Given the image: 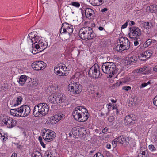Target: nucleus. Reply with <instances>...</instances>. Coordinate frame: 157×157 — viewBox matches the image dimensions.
I'll return each instance as SVG.
<instances>
[{
    "label": "nucleus",
    "instance_id": "17",
    "mask_svg": "<svg viewBox=\"0 0 157 157\" xmlns=\"http://www.w3.org/2000/svg\"><path fill=\"white\" fill-rule=\"evenodd\" d=\"M94 12L93 10L90 8H87L85 10V14L86 18L91 19L94 16Z\"/></svg>",
    "mask_w": 157,
    "mask_h": 157
},
{
    "label": "nucleus",
    "instance_id": "37",
    "mask_svg": "<svg viewBox=\"0 0 157 157\" xmlns=\"http://www.w3.org/2000/svg\"><path fill=\"white\" fill-rule=\"evenodd\" d=\"M93 157H104L103 155L100 152L96 153Z\"/></svg>",
    "mask_w": 157,
    "mask_h": 157
},
{
    "label": "nucleus",
    "instance_id": "33",
    "mask_svg": "<svg viewBox=\"0 0 157 157\" xmlns=\"http://www.w3.org/2000/svg\"><path fill=\"white\" fill-rule=\"evenodd\" d=\"M151 43V39H148L144 44V46L147 47Z\"/></svg>",
    "mask_w": 157,
    "mask_h": 157
},
{
    "label": "nucleus",
    "instance_id": "64",
    "mask_svg": "<svg viewBox=\"0 0 157 157\" xmlns=\"http://www.w3.org/2000/svg\"><path fill=\"white\" fill-rule=\"evenodd\" d=\"M117 142L115 141V140L114 141H112V144H117Z\"/></svg>",
    "mask_w": 157,
    "mask_h": 157
},
{
    "label": "nucleus",
    "instance_id": "19",
    "mask_svg": "<svg viewBox=\"0 0 157 157\" xmlns=\"http://www.w3.org/2000/svg\"><path fill=\"white\" fill-rule=\"evenodd\" d=\"M27 76L25 75H22L19 78L18 82L21 85H23L27 79ZM28 78H29L28 77Z\"/></svg>",
    "mask_w": 157,
    "mask_h": 157
},
{
    "label": "nucleus",
    "instance_id": "29",
    "mask_svg": "<svg viewBox=\"0 0 157 157\" xmlns=\"http://www.w3.org/2000/svg\"><path fill=\"white\" fill-rule=\"evenodd\" d=\"M35 36V37L33 38V42L35 41L34 44H35V43L38 42V43H39L41 42L40 41L41 39L40 36H39L37 34H36V36Z\"/></svg>",
    "mask_w": 157,
    "mask_h": 157
},
{
    "label": "nucleus",
    "instance_id": "31",
    "mask_svg": "<svg viewBox=\"0 0 157 157\" xmlns=\"http://www.w3.org/2000/svg\"><path fill=\"white\" fill-rule=\"evenodd\" d=\"M138 156L140 157H148V155L146 154L145 151H141L139 153Z\"/></svg>",
    "mask_w": 157,
    "mask_h": 157
},
{
    "label": "nucleus",
    "instance_id": "48",
    "mask_svg": "<svg viewBox=\"0 0 157 157\" xmlns=\"http://www.w3.org/2000/svg\"><path fill=\"white\" fill-rule=\"evenodd\" d=\"M130 116L131 117V118L132 119V120L133 121H135V120H136V118L135 117V116L134 115H133V114H131L130 115Z\"/></svg>",
    "mask_w": 157,
    "mask_h": 157
},
{
    "label": "nucleus",
    "instance_id": "3",
    "mask_svg": "<svg viewBox=\"0 0 157 157\" xmlns=\"http://www.w3.org/2000/svg\"><path fill=\"white\" fill-rule=\"evenodd\" d=\"M73 31V26L71 25L64 23L62 24L59 36H60L64 40H67L69 38Z\"/></svg>",
    "mask_w": 157,
    "mask_h": 157
},
{
    "label": "nucleus",
    "instance_id": "55",
    "mask_svg": "<svg viewBox=\"0 0 157 157\" xmlns=\"http://www.w3.org/2000/svg\"><path fill=\"white\" fill-rule=\"evenodd\" d=\"M130 23H129V25H133L135 24V22L133 21H130Z\"/></svg>",
    "mask_w": 157,
    "mask_h": 157
},
{
    "label": "nucleus",
    "instance_id": "30",
    "mask_svg": "<svg viewBox=\"0 0 157 157\" xmlns=\"http://www.w3.org/2000/svg\"><path fill=\"white\" fill-rule=\"evenodd\" d=\"M131 117L130 115H128L124 119V121L126 122L127 124H130L132 121V119L131 118Z\"/></svg>",
    "mask_w": 157,
    "mask_h": 157
},
{
    "label": "nucleus",
    "instance_id": "52",
    "mask_svg": "<svg viewBox=\"0 0 157 157\" xmlns=\"http://www.w3.org/2000/svg\"><path fill=\"white\" fill-rule=\"evenodd\" d=\"M136 39V40L134 42V44L135 46L139 44L138 40H137V39Z\"/></svg>",
    "mask_w": 157,
    "mask_h": 157
},
{
    "label": "nucleus",
    "instance_id": "42",
    "mask_svg": "<svg viewBox=\"0 0 157 157\" xmlns=\"http://www.w3.org/2000/svg\"><path fill=\"white\" fill-rule=\"evenodd\" d=\"M123 90H125V91H128L129 90L131 89V87L129 86H124L122 88Z\"/></svg>",
    "mask_w": 157,
    "mask_h": 157
},
{
    "label": "nucleus",
    "instance_id": "15",
    "mask_svg": "<svg viewBox=\"0 0 157 157\" xmlns=\"http://www.w3.org/2000/svg\"><path fill=\"white\" fill-rule=\"evenodd\" d=\"M82 113H81V117L79 120L78 122H84L86 121L89 117V114L87 110L84 107L82 109Z\"/></svg>",
    "mask_w": 157,
    "mask_h": 157
},
{
    "label": "nucleus",
    "instance_id": "39",
    "mask_svg": "<svg viewBox=\"0 0 157 157\" xmlns=\"http://www.w3.org/2000/svg\"><path fill=\"white\" fill-rule=\"evenodd\" d=\"M60 68L61 69H62V70L64 71H68V69H67V67L66 66H60Z\"/></svg>",
    "mask_w": 157,
    "mask_h": 157
},
{
    "label": "nucleus",
    "instance_id": "27",
    "mask_svg": "<svg viewBox=\"0 0 157 157\" xmlns=\"http://www.w3.org/2000/svg\"><path fill=\"white\" fill-rule=\"evenodd\" d=\"M33 157H42L41 154L38 151H35L32 154Z\"/></svg>",
    "mask_w": 157,
    "mask_h": 157
},
{
    "label": "nucleus",
    "instance_id": "38",
    "mask_svg": "<svg viewBox=\"0 0 157 157\" xmlns=\"http://www.w3.org/2000/svg\"><path fill=\"white\" fill-rule=\"evenodd\" d=\"M144 25L146 26H148V28H151V27L152 26V24L151 23H150L148 22H145Z\"/></svg>",
    "mask_w": 157,
    "mask_h": 157
},
{
    "label": "nucleus",
    "instance_id": "7",
    "mask_svg": "<svg viewBox=\"0 0 157 157\" xmlns=\"http://www.w3.org/2000/svg\"><path fill=\"white\" fill-rule=\"evenodd\" d=\"M68 88L72 95L79 94L82 90V86L78 83L71 82L68 85Z\"/></svg>",
    "mask_w": 157,
    "mask_h": 157
},
{
    "label": "nucleus",
    "instance_id": "47",
    "mask_svg": "<svg viewBox=\"0 0 157 157\" xmlns=\"http://www.w3.org/2000/svg\"><path fill=\"white\" fill-rule=\"evenodd\" d=\"M94 1L96 2H99V5H101L103 2H104V0H94Z\"/></svg>",
    "mask_w": 157,
    "mask_h": 157
},
{
    "label": "nucleus",
    "instance_id": "60",
    "mask_svg": "<svg viewBox=\"0 0 157 157\" xmlns=\"http://www.w3.org/2000/svg\"><path fill=\"white\" fill-rule=\"evenodd\" d=\"M41 144V146H42V147L43 148H45V144L43 142L42 143H41V144Z\"/></svg>",
    "mask_w": 157,
    "mask_h": 157
},
{
    "label": "nucleus",
    "instance_id": "5",
    "mask_svg": "<svg viewBox=\"0 0 157 157\" xmlns=\"http://www.w3.org/2000/svg\"><path fill=\"white\" fill-rule=\"evenodd\" d=\"M118 41L119 44L117 45L115 48L117 51H123L129 48L130 43L127 38L121 37L119 39Z\"/></svg>",
    "mask_w": 157,
    "mask_h": 157
},
{
    "label": "nucleus",
    "instance_id": "18",
    "mask_svg": "<svg viewBox=\"0 0 157 157\" xmlns=\"http://www.w3.org/2000/svg\"><path fill=\"white\" fill-rule=\"evenodd\" d=\"M65 118V116L61 113H59L58 114H56L52 117V121H56V122H54V123H56L59 120Z\"/></svg>",
    "mask_w": 157,
    "mask_h": 157
},
{
    "label": "nucleus",
    "instance_id": "53",
    "mask_svg": "<svg viewBox=\"0 0 157 157\" xmlns=\"http://www.w3.org/2000/svg\"><path fill=\"white\" fill-rule=\"evenodd\" d=\"M106 147L107 148H108V149H110L111 148V145L110 144H106Z\"/></svg>",
    "mask_w": 157,
    "mask_h": 157
},
{
    "label": "nucleus",
    "instance_id": "59",
    "mask_svg": "<svg viewBox=\"0 0 157 157\" xmlns=\"http://www.w3.org/2000/svg\"><path fill=\"white\" fill-rule=\"evenodd\" d=\"M154 71H157V65L155 66L153 68Z\"/></svg>",
    "mask_w": 157,
    "mask_h": 157
},
{
    "label": "nucleus",
    "instance_id": "63",
    "mask_svg": "<svg viewBox=\"0 0 157 157\" xmlns=\"http://www.w3.org/2000/svg\"><path fill=\"white\" fill-rule=\"evenodd\" d=\"M44 157H51V156H50L49 154V153H48L47 154H46L45 155H44Z\"/></svg>",
    "mask_w": 157,
    "mask_h": 157
},
{
    "label": "nucleus",
    "instance_id": "23",
    "mask_svg": "<svg viewBox=\"0 0 157 157\" xmlns=\"http://www.w3.org/2000/svg\"><path fill=\"white\" fill-rule=\"evenodd\" d=\"M18 108L15 109H12L10 110V113L13 116L19 117V115L18 113V111H17Z\"/></svg>",
    "mask_w": 157,
    "mask_h": 157
},
{
    "label": "nucleus",
    "instance_id": "32",
    "mask_svg": "<svg viewBox=\"0 0 157 157\" xmlns=\"http://www.w3.org/2000/svg\"><path fill=\"white\" fill-rule=\"evenodd\" d=\"M59 71H58L56 73L59 76H66L67 75V72H63L62 71V69H60Z\"/></svg>",
    "mask_w": 157,
    "mask_h": 157
},
{
    "label": "nucleus",
    "instance_id": "58",
    "mask_svg": "<svg viewBox=\"0 0 157 157\" xmlns=\"http://www.w3.org/2000/svg\"><path fill=\"white\" fill-rule=\"evenodd\" d=\"M17 155L15 153H13L11 157H17Z\"/></svg>",
    "mask_w": 157,
    "mask_h": 157
},
{
    "label": "nucleus",
    "instance_id": "41",
    "mask_svg": "<svg viewBox=\"0 0 157 157\" xmlns=\"http://www.w3.org/2000/svg\"><path fill=\"white\" fill-rule=\"evenodd\" d=\"M47 45L48 44L47 42H45V43H43V44L42 43V47H43L42 48V49H43V50L45 49L47 47Z\"/></svg>",
    "mask_w": 157,
    "mask_h": 157
},
{
    "label": "nucleus",
    "instance_id": "10",
    "mask_svg": "<svg viewBox=\"0 0 157 157\" xmlns=\"http://www.w3.org/2000/svg\"><path fill=\"white\" fill-rule=\"evenodd\" d=\"M18 113L20 114L19 117H25L28 116L31 111L30 107L28 105H23L18 108Z\"/></svg>",
    "mask_w": 157,
    "mask_h": 157
},
{
    "label": "nucleus",
    "instance_id": "11",
    "mask_svg": "<svg viewBox=\"0 0 157 157\" xmlns=\"http://www.w3.org/2000/svg\"><path fill=\"white\" fill-rule=\"evenodd\" d=\"M72 133L75 136H83L86 134V130L83 127H74L72 130Z\"/></svg>",
    "mask_w": 157,
    "mask_h": 157
},
{
    "label": "nucleus",
    "instance_id": "20",
    "mask_svg": "<svg viewBox=\"0 0 157 157\" xmlns=\"http://www.w3.org/2000/svg\"><path fill=\"white\" fill-rule=\"evenodd\" d=\"M128 60L127 63H129V64H132L133 63H135L137 60V58L135 56H133L130 57L128 58Z\"/></svg>",
    "mask_w": 157,
    "mask_h": 157
},
{
    "label": "nucleus",
    "instance_id": "46",
    "mask_svg": "<svg viewBox=\"0 0 157 157\" xmlns=\"http://www.w3.org/2000/svg\"><path fill=\"white\" fill-rule=\"evenodd\" d=\"M32 49V53L34 54H35L39 52V50H36L34 48H33Z\"/></svg>",
    "mask_w": 157,
    "mask_h": 157
},
{
    "label": "nucleus",
    "instance_id": "8",
    "mask_svg": "<svg viewBox=\"0 0 157 157\" xmlns=\"http://www.w3.org/2000/svg\"><path fill=\"white\" fill-rule=\"evenodd\" d=\"M88 74L90 77L95 78H100L102 76V74L99 71V66L96 64L90 68Z\"/></svg>",
    "mask_w": 157,
    "mask_h": 157
},
{
    "label": "nucleus",
    "instance_id": "22",
    "mask_svg": "<svg viewBox=\"0 0 157 157\" xmlns=\"http://www.w3.org/2000/svg\"><path fill=\"white\" fill-rule=\"evenodd\" d=\"M121 138L122 140L121 142H120V143L123 144L125 145L128 144L129 143V140L128 137H124V136H121Z\"/></svg>",
    "mask_w": 157,
    "mask_h": 157
},
{
    "label": "nucleus",
    "instance_id": "6",
    "mask_svg": "<svg viewBox=\"0 0 157 157\" xmlns=\"http://www.w3.org/2000/svg\"><path fill=\"white\" fill-rule=\"evenodd\" d=\"M48 99L49 101L52 103L59 104L64 101L66 100V98L60 93H57L50 95Z\"/></svg>",
    "mask_w": 157,
    "mask_h": 157
},
{
    "label": "nucleus",
    "instance_id": "36",
    "mask_svg": "<svg viewBox=\"0 0 157 157\" xmlns=\"http://www.w3.org/2000/svg\"><path fill=\"white\" fill-rule=\"evenodd\" d=\"M149 149L151 151H155L156 150L155 148L153 145H150L149 146Z\"/></svg>",
    "mask_w": 157,
    "mask_h": 157
},
{
    "label": "nucleus",
    "instance_id": "13",
    "mask_svg": "<svg viewBox=\"0 0 157 157\" xmlns=\"http://www.w3.org/2000/svg\"><path fill=\"white\" fill-rule=\"evenodd\" d=\"M83 107L81 106H77L75 108L72 112V115L74 118L78 121H79V120L80 119V117H81V113H82V109Z\"/></svg>",
    "mask_w": 157,
    "mask_h": 157
},
{
    "label": "nucleus",
    "instance_id": "24",
    "mask_svg": "<svg viewBox=\"0 0 157 157\" xmlns=\"http://www.w3.org/2000/svg\"><path fill=\"white\" fill-rule=\"evenodd\" d=\"M50 130L48 129L47 130H46V132H48V133H46V134L45 137H43V138L46 141L50 142L52 138L50 137L49 135V132Z\"/></svg>",
    "mask_w": 157,
    "mask_h": 157
},
{
    "label": "nucleus",
    "instance_id": "1",
    "mask_svg": "<svg viewBox=\"0 0 157 157\" xmlns=\"http://www.w3.org/2000/svg\"><path fill=\"white\" fill-rule=\"evenodd\" d=\"M49 111V107L45 103H40L35 106L33 114L36 117H41L47 114Z\"/></svg>",
    "mask_w": 157,
    "mask_h": 157
},
{
    "label": "nucleus",
    "instance_id": "25",
    "mask_svg": "<svg viewBox=\"0 0 157 157\" xmlns=\"http://www.w3.org/2000/svg\"><path fill=\"white\" fill-rule=\"evenodd\" d=\"M149 9L151 13H155L157 11V5H153L149 6Z\"/></svg>",
    "mask_w": 157,
    "mask_h": 157
},
{
    "label": "nucleus",
    "instance_id": "4",
    "mask_svg": "<svg viewBox=\"0 0 157 157\" xmlns=\"http://www.w3.org/2000/svg\"><path fill=\"white\" fill-rule=\"evenodd\" d=\"M101 67L103 72L109 75L110 78L112 77L114 74L116 73V65L113 62L104 63Z\"/></svg>",
    "mask_w": 157,
    "mask_h": 157
},
{
    "label": "nucleus",
    "instance_id": "34",
    "mask_svg": "<svg viewBox=\"0 0 157 157\" xmlns=\"http://www.w3.org/2000/svg\"><path fill=\"white\" fill-rule=\"evenodd\" d=\"M49 132L50 137L52 138L51 140H52L55 137V133L53 131Z\"/></svg>",
    "mask_w": 157,
    "mask_h": 157
},
{
    "label": "nucleus",
    "instance_id": "2",
    "mask_svg": "<svg viewBox=\"0 0 157 157\" xmlns=\"http://www.w3.org/2000/svg\"><path fill=\"white\" fill-rule=\"evenodd\" d=\"M79 36L82 40L92 39L96 35L90 27H85L81 28L79 32Z\"/></svg>",
    "mask_w": 157,
    "mask_h": 157
},
{
    "label": "nucleus",
    "instance_id": "43",
    "mask_svg": "<svg viewBox=\"0 0 157 157\" xmlns=\"http://www.w3.org/2000/svg\"><path fill=\"white\" fill-rule=\"evenodd\" d=\"M121 136L118 137V138H116L115 140V141L117 142H119L120 143V142H121L122 140L121 139Z\"/></svg>",
    "mask_w": 157,
    "mask_h": 157
},
{
    "label": "nucleus",
    "instance_id": "9",
    "mask_svg": "<svg viewBox=\"0 0 157 157\" xmlns=\"http://www.w3.org/2000/svg\"><path fill=\"white\" fill-rule=\"evenodd\" d=\"M130 32L128 34L129 38L131 39L135 40L139 38L141 34L140 30L138 27H132L129 28Z\"/></svg>",
    "mask_w": 157,
    "mask_h": 157
},
{
    "label": "nucleus",
    "instance_id": "16",
    "mask_svg": "<svg viewBox=\"0 0 157 157\" xmlns=\"http://www.w3.org/2000/svg\"><path fill=\"white\" fill-rule=\"evenodd\" d=\"M152 54V52L151 50L146 51L139 56V59L141 61H145L151 57Z\"/></svg>",
    "mask_w": 157,
    "mask_h": 157
},
{
    "label": "nucleus",
    "instance_id": "21",
    "mask_svg": "<svg viewBox=\"0 0 157 157\" xmlns=\"http://www.w3.org/2000/svg\"><path fill=\"white\" fill-rule=\"evenodd\" d=\"M37 34L36 31H33L30 33L28 35V38H29V39L32 42H33V38L35 36H36Z\"/></svg>",
    "mask_w": 157,
    "mask_h": 157
},
{
    "label": "nucleus",
    "instance_id": "26",
    "mask_svg": "<svg viewBox=\"0 0 157 157\" xmlns=\"http://www.w3.org/2000/svg\"><path fill=\"white\" fill-rule=\"evenodd\" d=\"M23 98L21 96H19L17 98V99L16 101V103L13 105V106L15 107L20 104L22 101Z\"/></svg>",
    "mask_w": 157,
    "mask_h": 157
},
{
    "label": "nucleus",
    "instance_id": "35",
    "mask_svg": "<svg viewBox=\"0 0 157 157\" xmlns=\"http://www.w3.org/2000/svg\"><path fill=\"white\" fill-rule=\"evenodd\" d=\"M71 5L76 7L78 8L80 6V4L77 2H74L71 3Z\"/></svg>",
    "mask_w": 157,
    "mask_h": 157
},
{
    "label": "nucleus",
    "instance_id": "14",
    "mask_svg": "<svg viewBox=\"0 0 157 157\" xmlns=\"http://www.w3.org/2000/svg\"><path fill=\"white\" fill-rule=\"evenodd\" d=\"M46 66V64L43 61H38L34 62L32 64V68L36 70H40L43 69Z\"/></svg>",
    "mask_w": 157,
    "mask_h": 157
},
{
    "label": "nucleus",
    "instance_id": "56",
    "mask_svg": "<svg viewBox=\"0 0 157 157\" xmlns=\"http://www.w3.org/2000/svg\"><path fill=\"white\" fill-rule=\"evenodd\" d=\"M157 42V40H153V39H152V40H151V42L152 43H153V44H155V43H156Z\"/></svg>",
    "mask_w": 157,
    "mask_h": 157
},
{
    "label": "nucleus",
    "instance_id": "54",
    "mask_svg": "<svg viewBox=\"0 0 157 157\" xmlns=\"http://www.w3.org/2000/svg\"><path fill=\"white\" fill-rule=\"evenodd\" d=\"M139 71H140V72H143V71H144V70H145V68H140L139 69Z\"/></svg>",
    "mask_w": 157,
    "mask_h": 157
},
{
    "label": "nucleus",
    "instance_id": "49",
    "mask_svg": "<svg viewBox=\"0 0 157 157\" xmlns=\"http://www.w3.org/2000/svg\"><path fill=\"white\" fill-rule=\"evenodd\" d=\"M128 21H126L125 23H124V24H123L121 28V29H124V28H126L127 26V25H128Z\"/></svg>",
    "mask_w": 157,
    "mask_h": 157
},
{
    "label": "nucleus",
    "instance_id": "62",
    "mask_svg": "<svg viewBox=\"0 0 157 157\" xmlns=\"http://www.w3.org/2000/svg\"><path fill=\"white\" fill-rule=\"evenodd\" d=\"M99 29L100 31L103 30L104 29V28L102 27H99Z\"/></svg>",
    "mask_w": 157,
    "mask_h": 157
},
{
    "label": "nucleus",
    "instance_id": "12",
    "mask_svg": "<svg viewBox=\"0 0 157 157\" xmlns=\"http://www.w3.org/2000/svg\"><path fill=\"white\" fill-rule=\"evenodd\" d=\"M2 121L7 126V127L9 128H12L16 125V120L8 117H6L4 118Z\"/></svg>",
    "mask_w": 157,
    "mask_h": 157
},
{
    "label": "nucleus",
    "instance_id": "45",
    "mask_svg": "<svg viewBox=\"0 0 157 157\" xmlns=\"http://www.w3.org/2000/svg\"><path fill=\"white\" fill-rule=\"evenodd\" d=\"M109 121L110 122H112L114 121V118L113 116H110L108 118Z\"/></svg>",
    "mask_w": 157,
    "mask_h": 157
},
{
    "label": "nucleus",
    "instance_id": "51",
    "mask_svg": "<svg viewBox=\"0 0 157 157\" xmlns=\"http://www.w3.org/2000/svg\"><path fill=\"white\" fill-rule=\"evenodd\" d=\"M147 86V84L146 83H144L141 84L140 88L144 87Z\"/></svg>",
    "mask_w": 157,
    "mask_h": 157
},
{
    "label": "nucleus",
    "instance_id": "61",
    "mask_svg": "<svg viewBox=\"0 0 157 157\" xmlns=\"http://www.w3.org/2000/svg\"><path fill=\"white\" fill-rule=\"evenodd\" d=\"M22 146L20 145H19L17 146V148L19 149H22Z\"/></svg>",
    "mask_w": 157,
    "mask_h": 157
},
{
    "label": "nucleus",
    "instance_id": "40",
    "mask_svg": "<svg viewBox=\"0 0 157 157\" xmlns=\"http://www.w3.org/2000/svg\"><path fill=\"white\" fill-rule=\"evenodd\" d=\"M153 102L154 105L157 106V95L153 99Z\"/></svg>",
    "mask_w": 157,
    "mask_h": 157
},
{
    "label": "nucleus",
    "instance_id": "28",
    "mask_svg": "<svg viewBox=\"0 0 157 157\" xmlns=\"http://www.w3.org/2000/svg\"><path fill=\"white\" fill-rule=\"evenodd\" d=\"M42 42H41L40 43H38V44H32V48H34L36 50H38L41 47H42Z\"/></svg>",
    "mask_w": 157,
    "mask_h": 157
},
{
    "label": "nucleus",
    "instance_id": "44",
    "mask_svg": "<svg viewBox=\"0 0 157 157\" xmlns=\"http://www.w3.org/2000/svg\"><path fill=\"white\" fill-rule=\"evenodd\" d=\"M61 69L60 68V66L58 67H55L54 69V71L55 73H56L57 72L59 71V70Z\"/></svg>",
    "mask_w": 157,
    "mask_h": 157
},
{
    "label": "nucleus",
    "instance_id": "57",
    "mask_svg": "<svg viewBox=\"0 0 157 157\" xmlns=\"http://www.w3.org/2000/svg\"><path fill=\"white\" fill-rule=\"evenodd\" d=\"M107 9L106 8H105L101 10V12H104L105 11H107Z\"/></svg>",
    "mask_w": 157,
    "mask_h": 157
},
{
    "label": "nucleus",
    "instance_id": "50",
    "mask_svg": "<svg viewBox=\"0 0 157 157\" xmlns=\"http://www.w3.org/2000/svg\"><path fill=\"white\" fill-rule=\"evenodd\" d=\"M108 130V128H105L104 129H103L102 131V132L103 133H105L107 132Z\"/></svg>",
    "mask_w": 157,
    "mask_h": 157
}]
</instances>
